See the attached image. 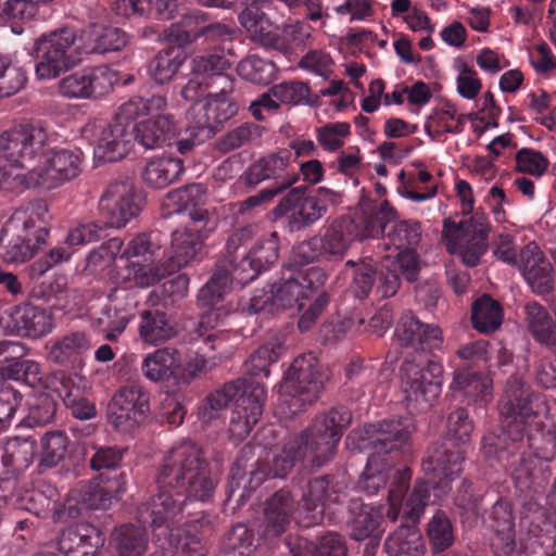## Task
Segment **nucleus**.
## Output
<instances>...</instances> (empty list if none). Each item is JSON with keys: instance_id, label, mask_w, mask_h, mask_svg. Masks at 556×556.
I'll list each match as a JSON object with an SVG mask.
<instances>
[{"instance_id": "obj_33", "label": "nucleus", "mask_w": 556, "mask_h": 556, "mask_svg": "<svg viewBox=\"0 0 556 556\" xmlns=\"http://www.w3.org/2000/svg\"><path fill=\"white\" fill-rule=\"evenodd\" d=\"M349 514L346 529L352 540L361 542L379 536L381 516L372 507L362 503L361 500H351Z\"/></svg>"}, {"instance_id": "obj_18", "label": "nucleus", "mask_w": 556, "mask_h": 556, "mask_svg": "<svg viewBox=\"0 0 556 556\" xmlns=\"http://www.w3.org/2000/svg\"><path fill=\"white\" fill-rule=\"evenodd\" d=\"M280 240L276 231L257 239L238 264H232V277L242 288L270 269L279 257Z\"/></svg>"}, {"instance_id": "obj_21", "label": "nucleus", "mask_w": 556, "mask_h": 556, "mask_svg": "<svg viewBox=\"0 0 556 556\" xmlns=\"http://www.w3.org/2000/svg\"><path fill=\"white\" fill-rule=\"evenodd\" d=\"M125 119L117 117L111 124L99 126L93 157L98 164L117 162L126 156L131 149L132 134Z\"/></svg>"}, {"instance_id": "obj_49", "label": "nucleus", "mask_w": 556, "mask_h": 556, "mask_svg": "<svg viewBox=\"0 0 556 556\" xmlns=\"http://www.w3.org/2000/svg\"><path fill=\"white\" fill-rule=\"evenodd\" d=\"M392 470L387 460L378 455H370L357 483L359 491L369 496L377 494L386 488Z\"/></svg>"}, {"instance_id": "obj_2", "label": "nucleus", "mask_w": 556, "mask_h": 556, "mask_svg": "<svg viewBox=\"0 0 556 556\" xmlns=\"http://www.w3.org/2000/svg\"><path fill=\"white\" fill-rule=\"evenodd\" d=\"M156 483L159 494L138 509L140 519L148 522L149 517L154 528L173 522L187 501L208 500L215 489L203 448L192 441L179 442L167 452Z\"/></svg>"}, {"instance_id": "obj_54", "label": "nucleus", "mask_w": 556, "mask_h": 556, "mask_svg": "<svg viewBox=\"0 0 556 556\" xmlns=\"http://www.w3.org/2000/svg\"><path fill=\"white\" fill-rule=\"evenodd\" d=\"M387 238L396 250L416 249L422 238L421 223L416 219L397 220L387 232Z\"/></svg>"}, {"instance_id": "obj_50", "label": "nucleus", "mask_w": 556, "mask_h": 556, "mask_svg": "<svg viewBox=\"0 0 556 556\" xmlns=\"http://www.w3.org/2000/svg\"><path fill=\"white\" fill-rule=\"evenodd\" d=\"M345 267L353 269L351 290L355 298L359 300L368 299L370 294L375 296L376 265L370 257H364L359 261H348Z\"/></svg>"}, {"instance_id": "obj_44", "label": "nucleus", "mask_w": 556, "mask_h": 556, "mask_svg": "<svg viewBox=\"0 0 556 556\" xmlns=\"http://www.w3.org/2000/svg\"><path fill=\"white\" fill-rule=\"evenodd\" d=\"M148 544V532L141 526L123 525L112 532V546L118 556H143Z\"/></svg>"}, {"instance_id": "obj_39", "label": "nucleus", "mask_w": 556, "mask_h": 556, "mask_svg": "<svg viewBox=\"0 0 556 556\" xmlns=\"http://www.w3.org/2000/svg\"><path fill=\"white\" fill-rule=\"evenodd\" d=\"M184 172L185 167L181 159L163 156L148 161L141 176L149 187L164 189L178 181Z\"/></svg>"}, {"instance_id": "obj_9", "label": "nucleus", "mask_w": 556, "mask_h": 556, "mask_svg": "<svg viewBox=\"0 0 556 556\" xmlns=\"http://www.w3.org/2000/svg\"><path fill=\"white\" fill-rule=\"evenodd\" d=\"M49 136L39 124H18L0 135V154L24 169L27 162L47 155Z\"/></svg>"}, {"instance_id": "obj_7", "label": "nucleus", "mask_w": 556, "mask_h": 556, "mask_svg": "<svg viewBox=\"0 0 556 556\" xmlns=\"http://www.w3.org/2000/svg\"><path fill=\"white\" fill-rule=\"evenodd\" d=\"M214 229L215 222L207 210H192L189 223L172 233L170 255L165 268L168 274L197 261L202 251L204 240Z\"/></svg>"}, {"instance_id": "obj_55", "label": "nucleus", "mask_w": 556, "mask_h": 556, "mask_svg": "<svg viewBox=\"0 0 556 556\" xmlns=\"http://www.w3.org/2000/svg\"><path fill=\"white\" fill-rule=\"evenodd\" d=\"M218 131L201 102L193 103L187 112L186 134L195 137L198 141H207Z\"/></svg>"}, {"instance_id": "obj_41", "label": "nucleus", "mask_w": 556, "mask_h": 556, "mask_svg": "<svg viewBox=\"0 0 556 556\" xmlns=\"http://www.w3.org/2000/svg\"><path fill=\"white\" fill-rule=\"evenodd\" d=\"M389 556H420L426 551V544L416 523H401L389 534L384 542Z\"/></svg>"}, {"instance_id": "obj_13", "label": "nucleus", "mask_w": 556, "mask_h": 556, "mask_svg": "<svg viewBox=\"0 0 556 556\" xmlns=\"http://www.w3.org/2000/svg\"><path fill=\"white\" fill-rule=\"evenodd\" d=\"M282 388L291 397L290 406L298 405L299 410L318 399L323 389V374L314 353L302 354L293 361Z\"/></svg>"}, {"instance_id": "obj_37", "label": "nucleus", "mask_w": 556, "mask_h": 556, "mask_svg": "<svg viewBox=\"0 0 556 556\" xmlns=\"http://www.w3.org/2000/svg\"><path fill=\"white\" fill-rule=\"evenodd\" d=\"M250 383L245 379H237L224 384L223 388L211 392L200 407L199 415L205 421H211L218 416L231 402L236 404L248 394Z\"/></svg>"}, {"instance_id": "obj_23", "label": "nucleus", "mask_w": 556, "mask_h": 556, "mask_svg": "<svg viewBox=\"0 0 556 556\" xmlns=\"http://www.w3.org/2000/svg\"><path fill=\"white\" fill-rule=\"evenodd\" d=\"M320 237L331 261L342 260L353 242L368 240L358 215H341L332 219Z\"/></svg>"}, {"instance_id": "obj_30", "label": "nucleus", "mask_w": 556, "mask_h": 556, "mask_svg": "<svg viewBox=\"0 0 556 556\" xmlns=\"http://www.w3.org/2000/svg\"><path fill=\"white\" fill-rule=\"evenodd\" d=\"M48 359L56 365L74 367L91 349V342L85 332L75 331L50 341Z\"/></svg>"}, {"instance_id": "obj_5", "label": "nucleus", "mask_w": 556, "mask_h": 556, "mask_svg": "<svg viewBox=\"0 0 556 556\" xmlns=\"http://www.w3.org/2000/svg\"><path fill=\"white\" fill-rule=\"evenodd\" d=\"M79 31L63 26L41 34L34 42L33 56L37 63L36 75L40 79H52L68 71L78 61L81 47L77 40Z\"/></svg>"}, {"instance_id": "obj_1", "label": "nucleus", "mask_w": 556, "mask_h": 556, "mask_svg": "<svg viewBox=\"0 0 556 556\" xmlns=\"http://www.w3.org/2000/svg\"><path fill=\"white\" fill-rule=\"evenodd\" d=\"M501 426L481 440V451L489 460L501 463L516 489L525 494L535 491L533 462L526 456L523 438L533 456L552 462L556 456V427L545 417L544 399L519 377L511 376L500 402Z\"/></svg>"}, {"instance_id": "obj_56", "label": "nucleus", "mask_w": 556, "mask_h": 556, "mask_svg": "<svg viewBox=\"0 0 556 556\" xmlns=\"http://www.w3.org/2000/svg\"><path fill=\"white\" fill-rule=\"evenodd\" d=\"M88 99H100L113 90L116 74L108 65L86 67Z\"/></svg>"}, {"instance_id": "obj_53", "label": "nucleus", "mask_w": 556, "mask_h": 556, "mask_svg": "<svg viewBox=\"0 0 556 556\" xmlns=\"http://www.w3.org/2000/svg\"><path fill=\"white\" fill-rule=\"evenodd\" d=\"M254 551L253 532L245 525L238 523L226 534L218 556H252Z\"/></svg>"}, {"instance_id": "obj_31", "label": "nucleus", "mask_w": 556, "mask_h": 556, "mask_svg": "<svg viewBox=\"0 0 556 556\" xmlns=\"http://www.w3.org/2000/svg\"><path fill=\"white\" fill-rule=\"evenodd\" d=\"M79 37L84 41L81 50L86 53L119 51L128 40L127 34L122 29L98 23L85 27Z\"/></svg>"}, {"instance_id": "obj_11", "label": "nucleus", "mask_w": 556, "mask_h": 556, "mask_svg": "<svg viewBox=\"0 0 556 556\" xmlns=\"http://www.w3.org/2000/svg\"><path fill=\"white\" fill-rule=\"evenodd\" d=\"M327 280V275L319 267L305 270L286 268L278 282L273 285V304L281 308L302 309L303 300L318 293Z\"/></svg>"}, {"instance_id": "obj_3", "label": "nucleus", "mask_w": 556, "mask_h": 556, "mask_svg": "<svg viewBox=\"0 0 556 556\" xmlns=\"http://www.w3.org/2000/svg\"><path fill=\"white\" fill-rule=\"evenodd\" d=\"M352 421L351 412L333 407L318 415L312 425L287 442L271 464V477H285L298 463L320 468L333 459L344 430Z\"/></svg>"}, {"instance_id": "obj_6", "label": "nucleus", "mask_w": 556, "mask_h": 556, "mask_svg": "<svg viewBox=\"0 0 556 556\" xmlns=\"http://www.w3.org/2000/svg\"><path fill=\"white\" fill-rule=\"evenodd\" d=\"M401 371L406 406L416 410L429 408L441 393L444 372L442 363L431 358L421 366L415 361L405 359Z\"/></svg>"}, {"instance_id": "obj_58", "label": "nucleus", "mask_w": 556, "mask_h": 556, "mask_svg": "<svg viewBox=\"0 0 556 556\" xmlns=\"http://www.w3.org/2000/svg\"><path fill=\"white\" fill-rule=\"evenodd\" d=\"M182 63L184 58L174 54L173 50H162L151 60L149 74L155 83L163 85L176 75Z\"/></svg>"}, {"instance_id": "obj_52", "label": "nucleus", "mask_w": 556, "mask_h": 556, "mask_svg": "<svg viewBox=\"0 0 556 556\" xmlns=\"http://www.w3.org/2000/svg\"><path fill=\"white\" fill-rule=\"evenodd\" d=\"M262 134V126L247 122L222 135L216 140L215 147L222 153H229L260 139Z\"/></svg>"}, {"instance_id": "obj_60", "label": "nucleus", "mask_w": 556, "mask_h": 556, "mask_svg": "<svg viewBox=\"0 0 556 556\" xmlns=\"http://www.w3.org/2000/svg\"><path fill=\"white\" fill-rule=\"evenodd\" d=\"M292 261L303 266L315 262L331 261L320 236H313L295 244L292 249Z\"/></svg>"}, {"instance_id": "obj_10", "label": "nucleus", "mask_w": 556, "mask_h": 556, "mask_svg": "<svg viewBox=\"0 0 556 556\" xmlns=\"http://www.w3.org/2000/svg\"><path fill=\"white\" fill-rule=\"evenodd\" d=\"M415 425L409 417H392L366 424L362 430V447L372 451L370 455H388L406 451L410 446V438Z\"/></svg>"}, {"instance_id": "obj_36", "label": "nucleus", "mask_w": 556, "mask_h": 556, "mask_svg": "<svg viewBox=\"0 0 556 556\" xmlns=\"http://www.w3.org/2000/svg\"><path fill=\"white\" fill-rule=\"evenodd\" d=\"M181 365L180 354L176 349L163 348L148 353L141 363L142 375L151 382L168 381Z\"/></svg>"}, {"instance_id": "obj_15", "label": "nucleus", "mask_w": 556, "mask_h": 556, "mask_svg": "<svg viewBox=\"0 0 556 556\" xmlns=\"http://www.w3.org/2000/svg\"><path fill=\"white\" fill-rule=\"evenodd\" d=\"M142 206V197L127 180L111 182L99 200V212L106 227L122 228L135 218Z\"/></svg>"}, {"instance_id": "obj_16", "label": "nucleus", "mask_w": 556, "mask_h": 556, "mask_svg": "<svg viewBox=\"0 0 556 556\" xmlns=\"http://www.w3.org/2000/svg\"><path fill=\"white\" fill-rule=\"evenodd\" d=\"M84 153L80 149H60L42 166L30 169L29 185L53 189L76 178L83 170Z\"/></svg>"}, {"instance_id": "obj_19", "label": "nucleus", "mask_w": 556, "mask_h": 556, "mask_svg": "<svg viewBox=\"0 0 556 556\" xmlns=\"http://www.w3.org/2000/svg\"><path fill=\"white\" fill-rule=\"evenodd\" d=\"M467 448L452 441L439 440L428 451L422 459V470L440 482H452L463 470Z\"/></svg>"}, {"instance_id": "obj_24", "label": "nucleus", "mask_w": 556, "mask_h": 556, "mask_svg": "<svg viewBox=\"0 0 556 556\" xmlns=\"http://www.w3.org/2000/svg\"><path fill=\"white\" fill-rule=\"evenodd\" d=\"M266 390L260 382H250V391L231 412L229 432L237 440H242L252 431L263 414Z\"/></svg>"}, {"instance_id": "obj_32", "label": "nucleus", "mask_w": 556, "mask_h": 556, "mask_svg": "<svg viewBox=\"0 0 556 556\" xmlns=\"http://www.w3.org/2000/svg\"><path fill=\"white\" fill-rule=\"evenodd\" d=\"M294 513V498L287 490L275 492L265 504V535L279 536L286 532Z\"/></svg>"}, {"instance_id": "obj_63", "label": "nucleus", "mask_w": 556, "mask_h": 556, "mask_svg": "<svg viewBox=\"0 0 556 556\" xmlns=\"http://www.w3.org/2000/svg\"><path fill=\"white\" fill-rule=\"evenodd\" d=\"M67 435L60 430L47 432L42 439L40 466L52 468L59 465L67 452Z\"/></svg>"}, {"instance_id": "obj_46", "label": "nucleus", "mask_w": 556, "mask_h": 556, "mask_svg": "<svg viewBox=\"0 0 556 556\" xmlns=\"http://www.w3.org/2000/svg\"><path fill=\"white\" fill-rule=\"evenodd\" d=\"M450 388L455 392H463L468 399L485 403L491 396L492 381L481 372L457 369Z\"/></svg>"}, {"instance_id": "obj_4", "label": "nucleus", "mask_w": 556, "mask_h": 556, "mask_svg": "<svg viewBox=\"0 0 556 556\" xmlns=\"http://www.w3.org/2000/svg\"><path fill=\"white\" fill-rule=\"evenodd\" d=\"M166 109L165 96H135L118 106L117 117L128 122L150 116L134 124L129 131L132 134V140L146 150L161 149L170 146L178 135L177 121L173 114L165 113Z\"/></svg>"}, {"instance_id": "obj_61", "label": "nucleus", "mask_w": 556, "mask_h": 556, "mask_svg": "<svg viewBox=\"0 0 556 556\" xmlns=\"http://www.w3.org/2000/svg\"><path fill=\"white\" fill-rule=\"evenodd\" d=\"M473 424L469 419L468 412L458 407L453 410L447 419V433L441 440L452 441L453 443L467 448Z\"/></svg>"}, {"instance_id": "obj_62", "label": "nucleus", "mask_w": 556, "mask_h": 556, "mask_svg": "<svg viewBox=\"0 0 556 556\" xmlns=\"http://www.w3.org/2000/svg\"><path fill=\"white\" fill-rule=\"evenodd\" d=\"M56 413V403L48 394H42L29 404L27 415L18 426L34 428L42 427L51 422Z\"/></svg>"}, {"instance_id": "obj_27", "label": "nucleus", "mask_w": 556, "mask_h": 556, "mask_svg": "<svg viewBox=\"0 0 556 556\" xmlns=\"http://www.w3.org/2000/svg\"><path fill=\"white\" fill-rule=\"evenodd\" d=\"M294 162L293 153L289 149H281L252 163L242 176L248 187H256L265 180H276V186L291 174L290 165Z\"/></svg>"}, {"instance_id": "obj_34", "label": "nucleus", "mask_w": 556, "mask_h": 556, "mask_svg": "<svg viewBox=\"0 0 556 556\" xmlns=\"http://www.w3.org/2000/svg\"><path fill=\"white\" fill-rule=\"evenodd\" d=\"M490 227L484 215L476 214L470 217L468 230L471 232L458 244L456 250L466 266H477L481 256L486 252Z\"/></svg>"}, {"instance_id": "obj_25", "label": "nucleus", "mask_w": 556, "mask_h": 556, "mask_svg": "<svg viewBox=\"0 0 556 556\" xmlns=\"http://www.w3.org/2000/svg\"><path fill=\"white\" fill-rule=\"evenodd\" d=\"M518 267L534 293L544 295L553 289V266L534 242L521 249Z\"/></svg>"}, {"instance_id": "obj_59", "label": "nucleus", "mask_w": 556, "mask_h": 556, "mask_svg": "<svg viewBox=\"0 0 556 556\" xmlns=\"http://www.w3.org/2000/svg\"><path fill=\"white\" fill-rule=\"evenodd\" d=\"M230 61L223 54L207 53L197 55L191 60V75L200 76L206 81H211L216 76L222 75L230 68Z\"/></svg>"}, {"instance_id": "obj_42", "label": "nucleus", "mask_w": 556, "mask_h": 556, "mask_svg": "<svg viewBox=\"0 0 556 556\" xmlns=\"http://www.w3.org/2000/svg\"><path fill=\"white\" fill-rule=\"evenodd\" d=\"M138 331L140 339L150 345L165 343L175 336L174 327L167 315L160 309L142 311Z\"/></svg>"}, {"instance_id": "obj_29", "label": "nucleus", "mask_w": 556, "mask_h": 556, "mask_svg": "<svg viewBox=\"0 0 556 556\" xmlns=\"http://www.w3.org/2000/svg\"><path fill=\"white\" fill-rule=\"evenodd\" d=\"M285 545L292 556H346L348 546L344 538L338 532H327L314 544L300 535L290 534Z\"/></svg>"}, {"instance_id": "obj_20", "label": "nucleus", "mask_w": 556, "mask_h": 556, "mask_svg": "<svg viewBox=\"0 0 556 556\" xmlns=\"http://www.w3.org/2000/svg\"><path fill=\"white\" fill-rule=\"evenodd\" d=\"M394 339L401 348L415 352H430L443 343L439 326L421 323L412 312L402 314L394 332Z\"/></svg>"}, {"instance_id": "obj_17", "label": "nucleus", "mask_w": 556, "mask_h": 556, "mask_svg": "<svg viewBox=\"0 0 556 556\" xmlns=\"http://www.w3.org/2000/svg\"><path fill=\"white\" fill-rule=\"evenodd\" d=\"M26 219L13 215L3 226L0 243L5 248V260L12 263H23L30 260L38 249L46 244L48 229L27 228Z\"/></svg>"}, {"instance_id": "obj_8", "label": "nucleus", "mask_w": 556, "mask_h": 556, "mask_svg": "<svg viewBox=\"0 0 556 556\" xmlns=\"http://www.w3.org/2000/svg\"><path fill=\"white\" fill-rule=\"evenodd\" d=\"M151 394L140 380L128 381L113 394L108 420L117 430L131 431L149 416Z\"/></svg>"}, {"instance_id": "obj_14", "label": "nucleus", "mask_w": 556, "mask_h": 556, "mask_svg": "<svg viewBox=\"0 0 556 556\" xmlns=\"http://www.w3.org/2000/svg\"><path fill=\"white\" fill-rule=\"evenodd\" d=\"M271 214L275 220L283 218L282 227L289 233L303 231L325 216L321 202L309 198L304 186L290 187Z\"/></svg>"}, {"instance_id": "obj_28", "label": "nucleus", "mask_w": 556, "mask_h": 556, "mask_svg": "<svg viewBox=\"0 0 556 556\" xmlns=\"http://www.w3.org/2000/svg\"><path fill=\"white\" fill-rule=\"evenodd\" d=\"M270 2L267 0H252L239 13L238 21L247 38L264 48L275 30L276 24L268 16Z\"/></svg>"}, {"instance_id": "obj_22", "label": "nucleus", "mask_w": 556, "mask_h": 556, "mask_svg": "<svg viewBox=\"0 0 556 556\" xmlns=\"http://www.w3.org/2000/svg\"><path fill=\"white\" fill-rule=\"evenodd\" d=\"M52 496H58L55 491H51L49 497L40 491H34L28 495L29 505L25 508L31 513V516L16 521L13 532V536L16 541H31L38 529L39 518L51 516L54 522L63 521L65 505L60 504L58 500L52 498Z\"/></svg>"}, {"instance_id": "obj_40", "label": "nucleus", "mask_w": 556, "mask_h": 556, "mask_svg": "<svg viewBox=\"0 0 556 556\" xmlns=\"http://www.w3.org/2000/svg\"><path fill=\"white\" fill-rule=\"evenodd\" d=\"M12 319L21 336L31 339L41 338L52 330V318L42 308L23 304L15 308Z\"/></svg>"}, {"instance_id": "obj_51", "label": "nucleus", "mask_w": 556, "mask_h": 556, "mask_svg": "<svg viewBox=\"0 0 556 556\" xmlns=\"http://www.w3.org/2000/svg\"><path fill=\"white\" fill-rule=\"evenodd\" d=\"M276 64L256 54H251L241 60L238 64L239 75L253 84L268 85L277 75Z\"/></svg>"}, {"instance_id": "obj_38", "label": "nucleus", "mask_w": 556, "mask_h": 556, "mask_svg": "<svg viewBox=\"0 0 556 556\" xmlns=\"http://www.w3.org/2000/svg\"><path fill=\"white\" fill-rule=\"evenodd\" d=\"M36 453V441L30 438L9 440L1 454V464L7 478L25 471L33 464Z\"/></svg>"}, {"instance_id": "obj_35", "label": "nucleus", "mask_w": 556, "mask_h": 556, "mask_svg": "<svg viewBox=\"0 0 556 556\" xmlns=\"http://www.w3.org/2000/svg\"><path fill=\"white\" fill-rule=\"evenodd\" d=\"M525 314L527 329L533 340L549 351L556 350V320L548 311L538 302H529Z\"/></svg>"}, {"instance_id": "obj_57", "label": "nucleus", "mask_w": 556, "mask_h": 556, "mask_svg": "<svg viewBox=\"0 0 556 556\" xmlns=\"http://www.w3.org/2000/svg\"><path fill=\"white\" fill-rule=\"evenodd\" d=\"M358 216L368 239H376L383 235L388 224L395 223L397 212L389 201L384 200L377 211L370 214L363 211Z\"/></svg>"}, {"instance_id": "obj_47", "label": "nucleus", "mask_w": 556, "mask_h": 556, "mask_svg": "<svg viewBox=\"0 0 556 556\" xmlns=\"http://www.w3.org/2000/svg\"><path fill=\"white\" fill-rule=\"evenodd\" d=\"M503 311L497 301L484 294L477 299L471 306L473 328L482 333L494 332L502 325Z\"/></svg>"}, {"instance_id": "obj_48", "label": "nucleus", "mask_w": 556, "mask_h": 556, "mask_svg": "<svg viewBox=\"0 0 556 556\" xmlns=\"http://www.w3.org/2000/svg\"><path fill=\"white\" fill-rule=\"evenodd\" d=\"M283 352V344L278 338H273L261 345L243 364L244 374L251 377L269 376V367L276 363Z\"/></svg>"}, {"instance_id": "obj_45", "label": "nucleus", "mask_w": 556, "mask_h": 556, "mask_svg": "<svg viewBox=\"0 0 556 556\" xmlns=\"http://www.w3.org/2000/svg\"><path fill=\"white\" fill-rule=\"evenodd\" d=\"M232 283L238 285L232 277V270L224 265H217L210 280L199 290V305L202 308H224V294Z\"/></svg>"}, {"instance_id": "obj_43", "label": "nucleus", "mask_w": 556, "mask_h": 556, "mask_svg": "<svg viewBox=\"0 0 556 556\" xmlns=\"http://www.w3.org/2000/svg\"><path fill=\"white\" fill-rule=\"evenodd\" d=\"M309 37V26L303 22L276 25L266 48L290 55L299 47H304Z\"/></svg>"}, {"instance_id": "obj_64", "label": "nucleus", "mask_w": 556, "mask_h": 556, "mask_svg": "<svg viewBox=\"0 0 556 556\" xmlns=\"http://www.w3.org/2000/svg\"><path fill=\"white\" fill-rule=\"evenodd\" d=\"M270 92L276 100L283 104H314L313 101H309L311 88L308 84L301 80H287L276 84L270 87Z\"/></svg>"}, {"instance_id": "obj_12", "label": "nucleus", "mask_w": 556, "mask_h": 556, "mask_svg": "<svg viewBox=\"0 0 556 556\" xmlns=\"http://www.w3.org/2000/svg\"><path fill=\"white\" fill-rule=\"evenodd\" d=\"M344 492V483L334 476L325 475L309 479L300 500L298 523L304 528L319 525L326 507L340 503Z\"/></svg>"}, {"instance_id": "obj_26", "label": "nucleus", "mask_w": 556, "mask_h": 556, "mask_svg": "<svg viewBox=\"0 0 556 556\" xmlns=\"http://www.w3.org/2000/svg\"><path fill=\"white\" fill-rule=\"evenodd\" d=\"M105 538L102 531L91 523H79L61 531L58 549L65 556H97Z\"/></svg>"}]
</instances>
